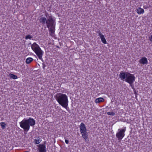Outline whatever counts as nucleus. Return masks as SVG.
Returning <instances> with one entry per match:
<instances>
[{
	"mask_svg": "<svg viewBox=\"0 0 152 152\" xmlns=\"http://www.w3.org/2000/svg\"><path fill=\"white\" fill-rule=\"evenodd\" d=\"M45 15L47 17V19L45 17H42L39 19V22L43 25H44L46 23L50 32L51 33L53 34L54 32L55 29V21L53 18L48 13H45Z\"/></svg>",
	"mask_w": 152,
	"mask_h": 152,
	"instance_id": "obj_1",
	"label": "nucleus"
},
{
	"mask_svg": "<svg viewBox=\"0 0 152 152\" xmlns=\"http://www.w3.org/2000/svg\"><path fill=\"white\" fill-rule=\"evenodd\" d=\"M119 76L121 80L126 82L129 83L131 86L135 79V77L133 74L127 72L121 71L120 73Z\"/></svg>",
	"mask_w": 152,
	"mask_h": 152,
	"instance_id": "obj_2",
	"label": "nucleus"
},
{
	"mask_svg": "<svg viewBox=\"0 0 152 152\" xmlns=\"http://www.w3.org/2000/svg\"><path fill=\"white\" fill-rule=\"evenodd\" d=\"M35 124V121L31 118H29L28 119H24L20 122V127L23 129L24 131L26 132L29 130L30 126H33Z\"/></svg>",
	"mask_w": 152,
	"mask_h": 152,
	"instance_id": "obj_3",
	"label": "nucleus"
},
{
	"mask_svg": "<svg viewBox=\"0 0 152 152\" xmlns=\"http://www.w3.org/2000/svg\"><path fill=\"white\" fill-rule=\"evenodd\" d=\"M55 97L57 102L61 106L68 103V97L65 94L61 93H57L55 96Z\"/></svg>",
	"mask_w": 152,
	"mask_h": 152,
	"instance_id": "obj_4",
	"label": "nucleus"
},
{
	"mask_svg": "<svg viewBox=\"0 0 152 152\" xmlns=\"http://www.w3.org/2000/svg\"><path fill=\"white\" fill-rule=\"evenodd\" d=\"M125 131V128L124 129H118V132L116 134V137L118 138V140H121L124 137Z\"/></svg>",
	"mask_w": 152,
	"mask_h": 152,
	"instance_id": "obj_5",
	"label": "nucleus"
},
{
	"mask_svg": "<svg viewBox=\"0 0 152 152\" xmlns=\"http://www.w3.org/2000/svg\"><path fill=\"white\" fill-rule=\"evenodd\" d=\"M39 152H46L45 144H40L37 145Z\"/></svg>",
	"mask_w": 152,
	"mask_h": 152,
	"instance_id": "obj_6",
	"label": "nucleus"
},
{
	"mask_svg": "<svg viewBox=\"0 0 152 152\" xmlns=\"http://www.w3.org/2000/svg\"><path fill=\"white\" fill-rule=\"evenodd\" d=\"M37 55L39 59L42 60V56L43 53V52L42 50L40 48L38 49L34 52Z\"/></svg>",
	"mask_w": 152,
	"mask_h": 152,
	"instance_id": "obj_7",
	"label": "nucleus"
},
{
	"mask_svg": "<svg viewBox=\"0 0 152 152\" xmlns=\"http://www.w3.org/2000/svg\"><path fill=\"white\" fill-rule=\"evenodd\" d=\"M80 132L87 131V129L85 125L83 123H81L79 126Z\"/></svg>",
	"mask_w": 152,
	"mask_h": 152,
	"instance_id": "obj_8",
	"label": "nucleus"
},
{
	"mask_svg": "<svg viewBox=\"0 0 152 152\" xmlns=\"http://www.w3.org/2000/svg\"><path fill=\"white\" fill-rule=\"evenodd\" d=\"M31 48L32 50L35 52L40 48L39 45L36 42H34L31 45Z\"/></svg>",
	"mask_w": 152,
	"mask_h": 152,
	"instance_id": "obj_9",
	"label": "nucleus"
},
{
	"mask_svg": "<svg viewBox=\"0 0 152 152\" xmlns=\"http://www.w3.org/2000/svg\"><path fill=\"white\" fill-rule=\"evenodd\" d=\"M139 62L143 65L146 64L148 63L147 59L145 57H142L139 60Z\"/></svg>",
	"mask_w": 152,
	"mask_h": 152,
	"instance_id": "obj_10",
	"label": "nucleus"
},
{
	"mask_svg": "<svg viewBox=\"0 0 152 152\" xmlns=\"http://www.w3.org/2000/svg\"><path fill=\"white\" fill-rule=\"evenodd\" d=\"M99 36L100 37L102 42L104 44H106L107 43L106 40L104 37V36L102 34L100 31H99Z\"/></svg>",
	"mask_w": 152,
	"mask_h": 152,
	"instance_id": "obj_11",
	"label": "nucleus"
},
{
	"mask_svg": "<svg viewBox=\"0 0 152 152\" xmlns=\"http://www.w3.org/2000/svg\"><path fill=\"white\" fill-rule=\"evenodd\" d=\"M82 134V136L86 142V141L88 137V134L87 131L80 132Z\"/></svg>",
	"mask_w": 152,
	"mask_h": 152,
	"instance_id": "obj_12",
	"label": "nucleus"
},
{
	"mask_svg": "<svg viewBox=\"0 0 152 152\" xmlns=\"http://www.w3.org/2000/svg\"><path fill=\"white\" fill-rule=\"evenodd\" d=\"M34 142L36 145L40 143L42 141V139L40 137H38L37 139L34 140Z\"/></svg>",
	"mask_w": 152,
	"mask_h": 152,
	"instance_id": "obj_13",
	"label": "nucleus"
},
{
	"mask_svg": "<svg viewBox=\"0 0 152 152\" xmlns=\"http://www.w3.org/2000/svg\"><path fill=\"white\" fill-rule=\"evenodd\" d=\"M144 12V10L140 7L138 8L137 10V12L139 15L143 13Z\"/></svg>",
	"mask_w": 152,
	"mask_h": 152,
	"instance_id": "obj_14",
	"label": "nucleus"
},
{
	"mask_svg": "<svg viewBox=\"0 0 152 152\" xmlns=\"http://www.w3.org/2000/svg\"><path fill=\"white\" fill-rule=\"evenodd\" d=\"M104 101V99L102 97H99L96 99L95 102L96 103H99V102H103Z\"/></svg>",
	"mask_w": 152,
	"mask_h": 152,
	"instance_id": "obj_15",
	"label": "nucleus"
},
{
	"mask_svg": "<svg viewBox=\"0 0 152 152\" xmlns=\"http://www.w3.org/2000/svg\"><path fill=\"white\" fill-rule=\"evenodd\" d=\"M33 60V59L31 58H28L26 60V63L27 64H29Z\"/></svg>",
	"mask_w": 152,
	"mask_h": 152,
	"instance_id": "obj_16",
	"label": "nucleus"
},
{
	"mask_svg": "<svg viewBox=\"0 0 152 152\" xmlns=\"http://www.w3.org/2000/svg\"><path fill=\"white\" fill-rule=\"evenodd\" d=\"M9 76L11 78L13 79H16L18 78L17 76L16 75L12 74H9Z\"/></svg>",
	"mask_w": 152,
	"mask_h": 152,
	"instance_id": "obj_17",
	"label": "nucleus"
},
{
	"mask_svg": "<svg viewBox=\"0 0 152 152\" xmlns=\"http://www.w3.org/2000/svg\"><path fill=\"white\" fill-rule=\"evenodd\" d=\"M0 124L1 127V128L3 129H4L5 128L6 124L5 122H1L0 123Z\"/></svg>",
	"mask_w": 152,
	"mask_h": 152,
	"instance_id": "obj_18",
	"label": "nucleus"
},
{
	"mask_svg": "<svg viewBox=\"0 0 152 152\" xmlns=\"http://www.w3.org/2000/svg\"><path fill=\"white\" fill-rule=\"evenodd\" d=\"M32 36L31 34L27 35L25 37V39H31L32 38Z\"/></svg>",
	"mask_w": 152,
	"mask_h": 152,
	"instance_id": "obj_19",
	"label": "nucleus"
},
{
	"mask_svg": "<svg viewBox=\"0 0 152 152\" xmlns=\"http://www.w3.org/2000/svg\"><path fill=\"white\" fill-rule=\"evenodd\" d=\"M68 103H67L62 105V106L64 107L67 110H69V108L68 107Z\"/></svg>",
	"mask_w": 152,
	"mask_h": 152,
	"instance_id": "obj_20",
	"label": "nucleus"
},
{
	"mask_svg": "<svg viewBox=\"0 0 152 152\" xmlns=\"http://www.w3.org/2000/svg\"><path fill=\"white\" fill-rule=\"evenodd\" d=\"M107 113L109 115L112 116H114L115 114V113L113 112H108Z\"/></svg>",
	"mask_w": 152,
	"mask_h": 152,
	"instance_id": "obj_21",
	"label": "nucleus"
},
{
	"mask_svg": "<svg viewBox=\"0 0 152 152\" xmlns=\"http://www.w3.org/2000/svg\"><path fill=\"white\" fill-rule=\"evenodd\" d=\"M46 66V65L44 63H42V68L43 69H45V67Z\"/></svg>",
	"mask_w": 152,
	"mask_h": 152,
	"instance_id": "obj_22",
	"label": "nucleus"
},
{
	"mask_svg": "<svg viewBox=\"0 0 152 152\" xmlns=\"http://www.w3.org/2000/svg\"><path fill=\"white\" fill-rule=\"evenodd\" d=\"M149 39L150 41L152 42V35H151L150 37H149Z\"/></svg>",
	"mask_w": 152,
	"mask_h": 152,
	"instance_id": "obj_23",
	"label": "nucleus"
},
{
	"mask_svg": "<svg viewBox=\"0 0 152 152\" xmlns=\"http://www.w3.org/2000/svg\"><path fill=\"white\" fill-rule=\"evenodd\" d=\"M65 142L66 143V144H68L69 143V140H65Z\"/></svg>",
	"mask_w": 152,
	"mask_h": 152,
	"instance_id": "obj_24",
	"label": "nucleus"
},
{
	"mask_svg": "<svg viewBox=\"0 0 152 152\" xmlns=\"http://www.w3.org/2000/svg\"><path fill=\"white\" fill-rule=\"evenodd\" d=\"M99 31H99V30L98 31H97V33H98V34H99L98 33H99Z\"/></svg>",
	"mask_w": 152,
	"mask_h": 152,
	"instance_id": "obj_25",
	"label": "nucleus"
},
{
	"mask_svg": "<svg viewBox=\"0 0 152 152\" xmlns=\"http://www.w3.org/2000/svg\"><path fill=\"white\" fill-rule=\"evenodd\" d=\"M144 8H145V9L146 8V7H145V6H144Z\"/></svg>",
	"mask_w": 152,
	"mask_h": 152,
	"instance_id": "obj_26",
	"label": "nucleus"
},
{
	"mask_svg": "<svg viewBox=\"0 0 152 152\" xmlns=\"http://www.w3.org/2000/svg\"><path fill=\"white\" fill-rule=\"evenodd\" d=\"M144 8H145V9L146 8V7H145V6H144Z\"/></svg>",
	"mask_w": 152,
	"mask_h": 152,
	"instance_id": "obj_27",
	"label": "nucleus"
}]
</instances>
